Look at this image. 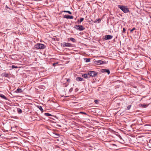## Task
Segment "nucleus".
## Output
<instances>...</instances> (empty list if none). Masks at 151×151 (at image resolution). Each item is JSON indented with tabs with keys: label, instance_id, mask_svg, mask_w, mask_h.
Listing matches in <instances>:
<instances>
[{
	"label": "nucleus",
	"instance_id": "36",
	"mask_svg": "<svg viewBox=\"0 0 151 151\" xmlns=\"http://www.w3.org/2000/svg\"><path fill=\"white\" fill-rule=\"evenodd\" d=\"M105 40H107L111 39V38H104Z\"/></svg>",
	"mask_w": 151,
	"mask_h": 151
},
{
	"label": "nucleus",
	"instance_id": "2",
	"mask_svg": "<svg viewBox=\"0 0 151 151\" xmlns=\"http://www.w3.org/2000/svg\"><path fill=\"white\" fill-rule=\"evenodd\" d=\"M34 47L36 49H43L45 48V46L43 44L37 43L35 45Z\"/></svg>",
	"mask_w": 151,
	"mask_h": 151
},
{
	"label": "nucleus",
	"instance_id": "17",
	"mask_svg": "<svg viewBox=\"0 0 151 151\" xmlns=\"http://www.w3.org/2000/svg\"><path fill=\"white\" fill-rule=\"evenodd\" d=\"M17 111L20 114L22 113V110L20 108H17Z\"/></svg>",
	"mask_w": 151,
	"mask_h": 151
},
{
	"label": "nucleus",
	"instance_id": "13",
	"mask_svg": "<svg viewBox=\"0 0 151 151\" xmlns=\"http://www.w3.org/2000/svg\"><path fill=\"white\" fill-rule=\"evenodd\" d=\"M84 20V18H81L80 19V20H78V24H79L81 23V22H83Z\"/></svg>",
	"mask_w": 151,
	"mask_h": 151
},
{
	"label": "nucleus",
	"instance_id": "19",
	"mask_svg": "<svg viewBox=\"0 0 151 151\" xmlns=\"http://www.w3.org/2000/svg\"><path fill=\"white\" fill-rule=\"evenodd\" d=\"M63 12H64L68 13H69V14H72L71 12L69 11H63Z\"/></svg>",
	"mask_w": 151,
	"mask_h": 151
},
{
	"label": "nucleus",
	"instance_id": "11",
	"mask_svg": "<svg viewBox=\"0 0 151 151\" xmlns=\"http://www.w3.org/2000/svg\"><path fill=\"white\" fill-rule=\"evenodd\" d=\"M83 79V78L81 77H77L76 78V81H82Z\"/></svg>",
	"mask_w": 151,
	"mask_h": 151
},
{
	"label": "nucleus",
	"instance_id": "15",
	"mask_svg": "<svg viewBox=\"0 0 151 151\" xmlns=\"http://www.w3.org/2000/svg\"><path fill=\"white\" fill-rule=\"evenodd\" d=\"M54 137L56 138H58L60 137V135L59 134L57 133H54Z\"/></svg>",
	"mask_w": 151,
	"mask_h": 151
},
{
	"label": "nucleus",
	"instance_id": "30",
	"mask_svg": "<svg viewBox=\"0 0 151 151\" xmlns=\"http://www.w3.org/2000/svg\"><path fill=\"white\" fill-rule=\"evenodd\" d=\"M73 88H71L70 89V90H69V91H70V92H72V91H73Z\"/></svg>",
	"mask_w": 151,
	"mask_h": 151
},
{
	"label": "nucleus",
	"instance_id": "29",
	"mask_svg": "<svg viewBox=\"0 0 151 151\" xmlns=\"http://www.w3.org/2000/svg\"><path fill=\"white\" fill-rule=\"evenodd\" d=\"M123 29V30L122 32H125V31H126V29L124 28Z\"/></svg>",
	"mask_w": 151,
	"mask_h": 151
},
{
	"label": "nucleus",
	"instance_id": "18",
	"mask_svg": "<svg viewBox=\"0 0 151 151\" xmlns=\"http://www.w3.org/2000/svg\"><path fill=\"white\" fill-rule=\"evenodd\" d=\"M112 36L110 35H106L104 38H112Z\"/></svg>",
	"mask_w": 151,
	"mask_h": 151
},
{
	"label": "nucleus",
	"instance_id": "14",
	"mask_svg": "<svg viewBox=\"0 0 151 151\" xmlns=\"http://www.w3.org/2000/svg\"><path fill=\"white\" fill-rule=\"evenodd\" d=\"M0 96L1 98H3L4 99H5V100L7 99V98H6V97L4 95H3V94H0Z\"/></svg>",
	"mask_w": 151,
	"mask_h": 151
},
{
	"label": "nucleus",
	"instance_id": "24",
	"mask_svg": "<svg viewBox=\"0 0 151 151\" xmlns=\"http://www.w3.org/2000/svg\"><path fill=\"white\" fill-rule=\"evenodd\" d=\"M131 107V105H128L127 106V109H128V110H129L130 109Z\"/></svg>",
	"mask_w": 151,
	"mask_h": 151
},
{
	"label": "nucleus",
	"instance_id": "20",
	"mask_svg": "<svg viewBox=\"0 0 151 151\" xmlns=\"http://www.w3.org/2000/svg\"><path fill=\"white\" fill-rule=\"evenodd\" d=\"M70 40L73 42H76V40L75 38H70Z\"/></svg>",
	"mask_w": 151,
	"mask_h": 151
},
{
	"label": "nucleus",
	"instance_id": "31",
	"mask_svg": "<svg viewBox=\"0 0 151 151\" xmlns=\"http://www.w3.org/2000/svg\"><path fill=\"white\" fill-rule=\"evenodd\" d=\"M63 86L66 87L67 86V85H66L65 83L63 84Z\"/></svg>",
	"mask_w": 151,
	"mask_h": 151
},
{
	"label": "nucleus",
	"instance_id": "3",
	"mask_svg": "<svg viewBox=\"0 0 151 151\" xmlns=\"http://www.w3.org/2000/svg\"><path fill=\"white\" fill-rule=\"evenodd\" d=\"M97 73L95 71H89L88 72V75L92 77H95Z\"/></svg>",
	"mask_w": 151,
	"mask_h": 151
},
{
	"label": "nucleus",
	"instance_id": "5",
	"mask_svg": "<svg viewBox=\"0 0 151 151\" xmlns=\"http://www.w3.org/2000/svg\"><path fill=\"white\" fill-rule=\"evenodd\" d=\"M61 45L63 47H70L72 46V44L68 42H63L61 44Z\"/></svg>",
	"mask_w": 151,
	"mask_h": 151
},
{
	"label": "nucleus",
	"instance_id": "6",
	"mask_svg": "<svg viewBox=\"0 0 151 151\" xmlns=\"http://www.w3.org/2000/svg\"><path fill=\"white\" fill-rule=\"evenodd\" d=\"M96 62L97 63V64L98 65L105 64L106 63L105 62L102 61L101 60H98L97 61H96Z\"/></svg>",
	"mask_w": 151,
	"mask_h": 151
},
{
	"label": "nucleus",
	"instance_id": "25",
	"mask_svg": "<svg viewBox=\"0 0 151 151\" xmlns=\"http://www.w3.org/2000/svg\"><path fill=\"white\" fill-rule=\"evenodd\" d=\"M12 68L13 69V68H17L18 67L17 66H15V65H13L12 66Z\"/></svg>",
	"mask_w": 151,
	"mask_h": 151
},
{
	"label": "nucleus",
	"instance_id": "37",
	"mask_svg": "<svg viewBox=\"0 0 151 151\" xmlns=\"http://www.w3.org/2000/svg\"><path fill=\"white\" fill-rule=\"evenodd\" d=\"M12 56H14V55H12V56H11V58H12Z\"/></svg>",
	"mask_w": 151,
	"mask_h": 151
},
{
	"label": "nucleus",
	"instance_id": "35",
	"mask_svg": "<svg viewBox=\"0 0 151 151\" xmlns=\"http://www.w3.org/2000/svg\"><path fill=\"white\" fill-rule=\"evenodd\" d=\"M112 145L113 146H116V145L115 144H112Z\"/></svg>",
	"mask_w": 151,
	"mask_h": 151
},
{
	"label": "nucleus",
	"instance_id": "12",
	"mask_svg": "<svg viewBox=\"0 0 151 151\" xmlns=\"http://www.w3.org/2000/svg\"><path fill=\"white\" fill-rule=\"evenodd\" d=\"M82 77L86 78H88V74H83L82 75Z\"/></svg>",
	"mask_w": 151,
	"mask_h": 151
},
{
	"label": "nucleus",
	"instance_id": "23",
	"mask_svg": "<svg viewBox=\"0 0 151 151\" xmlns=\"http://www.w3.org/2000/svg\"><path fill=\"white\" fill-rule=\"evenodd\" d=\"M136 30V29L135 27L133 28L132 29L130 30V32H132V31Z\"/></svg>",
	"mask_w": 151,
	"mask_h": 151
},
{
	"label": "nucleus",
	"instance_id": "7",
	"mask_svg": "<svg viewBox=\"0 0 151 151\" xmlns=\"http://www.w3.org/2000/svg\"><path fill=\"white\" fill-rule=\"evenodd\" d=\"M15 92L18 93H21L23 92V91L21 88H18L15 91Z\"/></svg>",
	"mask_w": 151,
	"mask_h": 151
},
{
	"label": "nucleus",
	"instance_id": "26",
	"mask_svg": "<svg viewBox=\"0 0 151 151\" xmlns=\"http://www.w3.org/2000/svg\"><path fill=\"white\" fill-rule=\"evenodd\" d=\"M141 105L142 107H146L147 106L146 104H141Z\"/></svg>",
	"mask_w": 151,
	"mask_h": 151
},
{
	"label": "nucleus",
	"instance_id": "1",
	"mask_svg": "<svg viewBox=\"0 0 151 151\" xmlns=\"http://www.w3.org/2000/svg\"><path fill=\"white\" fill-rule=\"evenodd\" d=\"M118 7L124 13H127L129 12V9L127 6L121 5H118Z\"/></svg>",
	"mask_w": 151,
	"mask_h": 151
},
{
	"label": "nucleus",
	"instance_id": "22",
	"mask_svg": "<svg viewBox=\"0 0 151 151\" xmlns=\"http://www.w3.org/2000/svg\"><path fill=\"white\" fill-rule=\"evenodd\" d=\"M38 108L39 109L40 111H42L43 110V109L41 106H38Z\"/></svg>",
	"mask_w": 151,
	"mask_h": 151
},
{
	"label": "nucleus",
	"instance_id": "4",
	"mask_svg": "<svg viewBox=\"0 0 151 151\" xmlns=\"http://www.w3.org/2000/svg\"><path fill=\"white\" fill-rule=\"evenodd\" d=\"M75 28L80 31H82L85 29V28L81 25H76L75 26Z\"/></svg>",
	"mask_w": 151,
	"mask_h": 151
},
{
	"label": "nucleus",
	"instance_id": "16",
	"mask_svg": "<svg viewBox=\"0 0 151 151\" xmlns=\"http://www.w3.org/2000/svg\"><path fill=\"white\" fill-rule=\"evenodd\" d=\"M44 114L45 116H52V115L49 113H45Z\"/></svg>",
	"mask_w": 151,
	"mask_h": 151
},
{
	"label": "nucleus",
	"instance_id": "21",
	"mask_svg": "<svg viewBox=\"0 0 151 151\" xmlns=\"http://www.w3.org/2000/svg\"><path fill=\"white\" fill-rule=\"evenodd\" d=\"M85 60H86V62H88L90 61V58H85Z\"/></svg>",
	"mask_w": 151,
	"mask_h": 151
},
{
	"label": "nucleus",
	"instance_id": "32",
	"mask_svg": "<svg viewBox=\"0 0 151 151\" xmlns=\"http://www.w3.org/2000/svg\"><path fill=\"white\" fill-rule=\"evenodd\" d=\"M96 20H97V21L96 22L99 21V22L101 21V19H99Z\"/></svg>",
	"mask_w": 151,
	"mask_h": 151
},
{
	"label": "nucleus",
	"instance_id": "34",
	"mask_svg": "<svg viewBox=\"0 0 151 151\" xmlns=\"http://www.w3.org/2000/svg\"><path fill=\"white\" fill-rule=\"evenodd\" d=\"M54 39V40H58V39L59 38H53Z\"/></svg>",
	"mask_w": 151,
	"mask_h": 151
},
{
	"label": "nucleus",
	"instance_id": "8",
	"mask_svg": "<svg viewBox=\"0 0 151 151\" xmlns=\"http://www.w3.org/2000/svg\"><path fill=\"white\" fill-rule=\"evenodd\" d=\"M64 17L66 19H72L73 18V16H70V15H65L64 16Z\"/></svg>",
	"mask_w": 151,
	"mask_h": 151
},
{
	"label": "nucleus",
	"instance_id": "28",
	"mask_svg": "<svg viewBox=\"0 0 151 151\" xmlns=\"http://www.w3.org/2000/svg\"><path fill=\"white\" fill-rule=\"evenodd\" d=\"M80 113L81 114H85V115L87 114L86 113L83 112H80Z\"/></svg>",
	"mask_w": 151,
	"mask_h": 151
},
{
	"label": "nucleus",
	"instance_id": "9",
	"mask_svg": "<svg viewBox=\"0 0 151 151\" xmlns=\"http://www.w3.org/2000/svg\"><path fill=\"white\" fill-rule=\"evenodd\" d=\"M102 72H105V73H107L108 74H109L110 73V72L109 70L108 69H103L102 70Z\"/></svg>",
	"mask_w": 151,
	"mask_h": 151
},
{
	"label": "nucleus",
	"instance_id": "10",
	"mask_svg": "<svg viewBox=\"0 0 151 151\" xmlns=\"http://www.w3.org/2000/svg\"><path fill=\"white\" fill-rule=\"evenodd\" d=\"M2 76L5 77L9 78V74L6 73H4L2 74Z\"/></svg>",
	"mask_w": 151,
	"mask_h": 151
},
{
	"label": "nucleus",
	"instance_id": "27",
	"mask_svg": "<svg viewBox=\"0 0 151 151\" xmlns=\"http://www.w3.org/2000/svg\"><path fill=\"white\" fill-rule=\"evenodd\" d=\"M94 102H95V103L97 104L98 103V101L97 100H95Z\"/></svg>",
	"mask_w": 151,
	"mask_h": 151
},
{
	"label": "nucleus",
	"instance_id": "33",
	"mask_svg": "<svg viewBox=\"0 0 151 151\" xmlns=\"http://www.w3.org/2000/svg\"><path fill=\"white\" fill-rule=\"evenodd\" d=\"M70 81V79H67V82H69Z\"/></svg>",
	"mask_w": 151,
	"mask_h": 151
}]
</instances>
